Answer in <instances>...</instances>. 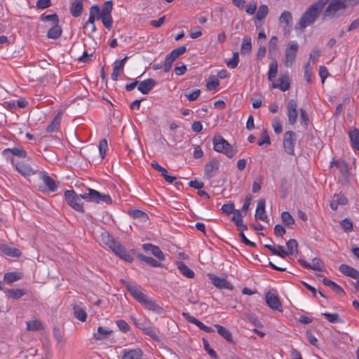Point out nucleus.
I'll return each instance as SVG.
<instances>
[{
    "label": "nucleus",
    "instance_id": "obj_29",
    "mask_svg": "<svg viewBox=\"0 0 359 359\" xmlns=\"http://www.w3.org/2000/svg\"><path fill=\"white\" fill-rule=\"evenodd\" d=\"M215 327L219 334L223 337L228 342L233 343L232 334L227 328L219 325H215Z\"/></svg>",
    "mask_w": 359,
    "mask_h": 359
},
{
    "label": "nucleus",
    "instance_id": "obj_41",
    "mask_svg": "<svg viewBox=\"0 0 359 359\" xmlns=\"http://www.w3.org/2000/svg\"><path fill=\"white\" fill-rule=\"evenodd\" d=\"M239 62V54L238 52H233L232 57L226 61V65L229 68L234 69L236 68Z\"/></svg>",
    "mask_w": 359,
    "mask_h": 359
},
{
    "label": "nucleus",
    "instance_id": "obj_55",
    "mask_svg": "<svg viewBox=\"0 0 359 359\" xmlns=\"http://www.w3.org/2000/svg\"><path fill=\"white\" fill-rule=\"evenodd\" d=\"M100 19L102 20V24L104 26V27L110 30L112 27L113 24V19L111 15H107V16H100Z\"/></svg>",
    "mask_w": 359,
    "mask_h": 359
},
{
    "label": "nucleus",
    "instance_id": "obj_37",
    "mask_svg": "<svg viewBox=\"0 0 359 359\" xmlns=\"http://www.w3.org/2000/svg\"><path fill=\"white\" fill-rule=\"evenodd\" d=\"M42 324L39 320H33L27 322V329L29 331H37L42 330Z\"/></svg>",
    "mask_w": 359,
    "mask_h": 359
},
{
    "label": "nucleus",
    "instance_id": "obj_26",
    "mask_svg": "<svg viewBox=\"0 0 359 359\" xmlns=\"http://www.w3.org/2000/svg\"><path fill=\"white\" fill-rule=\"evenodd\" d=\"M62 29L59 25V23L52 25V27L48 32L47 36L49 39H57L62 35Z\"/></svg>",
    "mask_w": 359,
    "mask_h": 359
},
{
    "label": "nucleus",
    "instance_id": "obj_5",
    "mask_svg": "<svg viewBox=\"0 0 359 359\" xmlns=\"http://www.w3.org/2000/svg\"><path fill=\"white\" fill-rule=\"evenodd\" d=\"M214 149L219 153L225 154L228 158L233 157L236 154V149L222 136H216L212 140Z\"/></svg>",
    "mask_w": 359,
    "mask_h": 359
},
{
    "label": "nucleus",
    "instance_id": "obj_9",
    "mask_svg": "<svg viewBox=\"0 0 359 359\" xmlns=\"http://www.w3.org/2000/svg\"><path fill=\"white\" fill-rule=\"evenodd\" d=\"M296 142V134L293 131H287L285 133L283 142L285 151L289 155H294V145Z\"/></svg>",
    "mask_w": 359,
    "mask_h": 359
},
{
    "label": "nucleus",
    "instance_id": "obj_38",
    "mask_svg": "<svg viewBox=\"0 0 359 359\" xmlns=\"http://www.w3.org/2000/svg\"><path fill=\"white\" fill-rule=\"evenodd\" d=\"M278 72V63L276 60L273 61L269 66L268 72V79L271 81L276 76Z\"/></svg>",
    "mask_w": 359,
    "mask_h": 359
},
{
    "label": "nucleus",
    "instance_id": "obj_59",
    "mask_svg": "<svg viewBox=\"0 0 359 359\" xmlns=\"http://www.w3.org/2000/svg\"><path fill=\"white\" fill-rule=\"evenodd\" d=\"M270 144V137L266 130H264L261 139L258 141V145L261 147L263 146L264 144L269 145Z\"/></svg>",
    "mask_w": 359,
    "mask_h": 359
},
{
    "label": "nucleus",
    "instance_id": "obj_4",
    "mask_svg": "<svg viewBox=\"0 0 359 359\" xmlns=\"http://www.w3.org/2000/svg\"><path fill=\"white\" fill-rule=\"evenodd\" d=\"M102 241L105 245L118 257L126 262L132 263L133 257L126 251L125 248L117 241L110 237L109 233L102 235Z\"/></svg>",
    "mask_w": 359,
    "mask_h": 359
},
{
    "label": "nucleus",
    "instance_id": "obj_18",
    "mask_svg": "<svg viewBox=\"0 0 359 359\" xmlns=\"http://www.w3.org/2000/svg\"><path fill=\"white\" fill-rule=\"evenodd\" d=\"M156 84V81H155L154 79H147L146 80L139 82L137 89L142 94L147 95L153 89V88Z\"/></svg>",
    "mask_w": 359,
    "mask_h": 359
},
{
    "label": "nucleus",
    "instance_id": "obj_28",
    "mask_svg": "<svg viewBox=\"0 0 359 359\" xmlns=\"http://www.w3.org/2000/svg\"><path fill=\"white\" fill-rule=\"evenodd\" d=\"M83 11V0H74L72 4L70 12L74 17H78Z\"/></svg>",
    "mask_w": 359,
    "mask_h": 359
},
{
    "label": "nucleus",
    "instance_id": "obj_25",
    "mask_svg": "<svg viewBox=\"0 0 359 359\" xmlns=\"http://www.w3.org/2000/svg\"><path fill=\"white\" fill-rule=\"evenodd\" d=\"M0 248L3 253L10 257H18L21 255V252L18 248L7 245H2Z\"/></svg>",
    "mask_w": 359,
    "mask_h": 359
},
{
    "label": "nucleus",
    "instance_id": "obj_61",
    "mask_svg": "<svg viewBox=\"0 0 359 359\" xmlns=\"http://www.w3.org/2000/svg\"><path fill=\"white\" fill-rule=\"evenodd\" d=\"M116 325L123 332H127L130 330L128 324L123 320H118L116 321Z\"/></svg>",
    "mask_w": 359,
    "mask_h": 359
},
{
    "label": "nucleus",
    "instance_id": "obj_56",
    "mask_svg": "<svg viewBox=\"0 0 359 359\" xmlns=\"http://www.w3.org/2000/svg\"><path fill=\"white\" fill-rule=\"evenodd\" d=\"M107 147H108V145H107V140L102 139L99 143V150H100V156L102 158H104V156L106 155V151L107 150Z\"/></svg>",
    "mask_w": 359,
    "mask_h": 359
},
{
    "label": "nucleus",
    "instance_id": "obj_19",
    "mask_svg": "<svg viewBox=\"0 0 359 359\" xmlns=\"http://www.w3.org/2000/svg\"><path fill=\"white\" fill-rule=\"evenodd\" d=\"M142 249L145 251H149L151 253L155 256L157 259L161 261L165 260V257L163 252L161 250V249L151 243H144L142 245Z\"/></svg>",
    "mask_w": 359,
    "mask_h": 359
},
{
    "label": "nucleus",
    "instance_id": "obj_58",
    "mask_svg": "<svg viewBox=\"0 0 359 359\" xmlns=\"http://www.w3.org/2000/svg\"><path fill=\"white\" fill-rule=\"evenodd\" d=\"M186 47L185 46H180L179 48H177L174 50H172L170 53V55L174 57V59H177L178 57L182 55L186 52Z\"/></svg>",
    "mask_w": 359,
    "mask_h": 359
},
{
    "label": "nucleus",
    "instance_id": "obj_24",
    "mask_svg": "<svg viewBox=\"0 0 359 359\" xmlns=\"http://www.w3.org/2000/svg\"><path fill=\"white\" fill-rule=\"evenodd\" d=\"M39 176L43 184L48 188L50 191H55L57 189V185L54 180L48 176L46 172H41L39 173Z\"/></svg>",
    "mask_w": 359,
    "mask_h": 359
},
{
    "label": "nucleus",
    "instance_id": "obj_6",
    "mask_svg": "<svg viewBox=\"0 0 359 359\" xmlns=\"http://www.w3.org/2000/svg\"><path fill=\"white\" fill-rule=\"evenodd\" d=\"M346 8L344 0H331L323 13L324 18H332L343 13Z\"/></svg>",
    "mask_w": 359,
    "mask_h": 359
},
{
    "label": "nucleus",
    "instance_id": "obj_42",
    "mask_svg": "<svg viewBox=\"0 0 359 359\" xmlns=\"http://www.w3.org/2000/svg\"><path fill=\"white\" fill-rule=\"evenodd\" d=\"M330 165H331V167H332L334 165H335L336 167H338L341 170V172L343 174H346L348 172V166H347L346 163L344 161L333 160L331 162Z\"/></svg>",
    "mask_w": 359,
    "mask_h": 359
},
{
    "label": "nucleus",
    "instance_id": "obj_11",
    "mask_svg": "<svg viewBox=\"0 0 359 359\" xmlns=\"http://www.w3.org/2000/svg\"><path fill=\"white\" fill-rule=\"evenodd\" d=\"M287 115L288 122L291 125H294L297 119V103L294 100H290L287 104Z\"/></svg>",
    "mask_w": 359,
    "mask_h": 359
},
{
    "label": "nucleus",
    "instance_id": "obj_1",
    "mask_svg": "<svg viewBox=\"0 0 359 359\" xmlns=\"http://www.w3.org/2000/svg\"><path fill=\"white\" fill-rule=\"evenodd\" d=\"M65 198L67 204L74 210L83 212V207L82 199L96 203H105L110 204L112 203L111 198L109 194H102L95 189H88V192L77 195L74 190H67L65 192Z\"/></svg>",
    "mask_w": 359,
    "mask_h": 359
},
{
    "label": "nucleus",
    "instance_id": "obj_64",
    "mask_svg": "<svg viewBox=\"0 0 359 359\" xmlns=\"http://www.w3.org/2000/svg\"><path fill=\"white\" fill-rule=\"evenodd\" d=\"M257 10V3L254 1H250L246 7L245 12L248 15H253Z\"/></svg>",
    "mask_w": 359,
    "mask_h": 359
},
{
    "label": "nucleus",
    "instance_id": "obj_54",
    "mask_svg": "<svg viewBox=\"0 0 359 359\" xmlns=\"http://www.w3.org/2000/svg\"><path fill=\"white\" fill-rule=\"evenodd\" d=\"M219 80L215 77H210L209 78L207 83L206 87L209 90H212L217 88V87L219 86Z\"/></svg>",
    "mask_w": 359,
    "mask_h": 359
},
{
    "label": "nucleus",
    "instance_id": "obj_32",
    "mask_svg": "<svg viewBox=\"0 0 359 359\" xmlns=\"http://www.w3.org/2000/svg\"><path fill=\"white\" fill-rule=\"evenodd\" d=\"M6 295L8 298L12 299H20L25 294V291L22 289H10L5 291Z\"/></svg>",
    "mask_w": 359,
    "mask_h": 359
},
{
    "label": "nucleus",
    "instance_id": "obj_60",
    "mask_svg": "<svg viewBox=\"0 0 359 359\" xmlns=\"http://www.w3.org/2000/svg\"><path fill=\"white\" fill-rule=\"evenodd\" d=\"M340 224L341 228L346 232H349L353 229V223L348 219H343Z\"/></svg>",
    "mask_w": 359,
    "mask_h": 359
},
{
    "label": "nucleus",
    "instance_id": "obj_43",
    "mask_svg": "<svg viewBox=\"0 0 359 359\" xmlns=\"http://www.w3.org/2000/svg\"><path fill=\"white\" fill-rule=\"evenodd\" d=\"M123 67L118 64L117 62H114L113 64V72L111 74V79L114 81H117L121 71H123Z\"/></svg>",
    "mask_w": 359,
    "mask_h": 359
},
{
    "label": "nucleus",
    "instance_id": "obj_30",
    "mask_svg": "<svg viewBox=\"0 0 359 359\" xmlns=\"http://www.w3.org/2000/svg\"><path fill=\"white\" fill-rule=\"evenodd\" d=\"M252 50V39L250 36H245L243 39L241 47V53L246 55L250 53Z\"/></svg>",
    "mask_w": 359,
    "mask_h": 359
},
{
    "label": "nucleus",
    "instance_id": "obj_35",
    "mask_svg": "<svg viewBox=\"0 0 359 359\" xmlns=\"http://www.w3.org/2000/svg\"><path fill=\"white\" fill-rule=\"evenodd\" d=\"M268 13V6L266 5L262 4L259 6L255 18L256 20H262L267 16Z\"/></svg>",
    "mask_w": 359,
    "mask_h": 359
},
{
    "label": "nucleus",
    "instance_id": "obj_20",
    "mask_svg": "<svg viewBox=\"0 0 359 359\" xmlns=\"http://www.w3.org/2000/svg\"><path fill=\"white\" fill-rule=\"evenodd\" d=\"M348 203L347 198L341 193L335 194L330 202V207L332 210H336L338 205H344Z\"/></svg>",
    "mask_w": 359,
    "mask_h": 359
},
{
    "label": "nucleus",
    "instance_id": "obj_14",
    "mask_svg": "<svg viewBox=\"0 0 359 359\" xmlns=\"http://www.w3.org/2000/svg\"><path fill=\"white\" fill-rule=\"evenodd\" d=\"M182 316L189 323L196 325L200 330H201L205 332L210 333L214 331V330L212 327L205 325L202 322H201L200 320L196 319L195 317L191 316L189 313L183 312Z\"/></svg>",
    "mask_w": 359,
    "mask_h": 359
},
{
    "label": "nucleus",
    "instance_id": "obj_15",
    "mask_svg": "<svg viewBox=\"0 0 359 359\" xmlns=\"http://www.w3.org/2000/svg\"><path fill=\"white\" fill-rule=\"evenodd\" d=\"M15 170L24 177H29L36 173V171L30 166V165L24 162L15 163Z\"/></svg>",
    "mask_w": 359,
    "mask_h": 359
},
{
    "label": "nucleus",
    "instance_id": "obj_49",
    "mask_svg": "<svg viewBox=\"0 0 359 359\" xmlns=\"http://www.w3.org/2000/svg\"><path fill=\"white\" fill-rule=\"evenodd\" d=\"M60 126V118L56 116L52 121V122L47 126L46 131L48 133H52L57 130Z\"/></svg>",
    "mask_w": 359,
    "mask_h": 359
},
{
    "label": "nucleus",
    "instance_id": "obj_46",
    "mask_svg": "<svg viewBox=\"0 0 359 359\" xmlns=\"http://www.w3.org/2000/svg\"><path fill=\"white\" fill-rule=\"evenodd\" d=\"M323 315L325 317V318L330 323H336L341 322V319L339 318V314L337 313H330L325 312V313H323Z\"/></svg>",
    "mask_w": 359,
    "mask_h": 359
},
{
    "label": "nucleus",
    "instance_id": "obj_45",
    "mask_svg": "<svg viewBox=\"0 0 359 359\" xmlns=\"http://www.w3.org/2000/svg\"><path fill=\"white\" fill-rule=\"evenodd\" d=\"M112 1H107L104 4V7L102 8L101 11L100 16H107V15H111V13L112 11Z\"/></svg>",
    "mask_w": 359,
    "mask_h": 359
},
{
    "label": "nucleus",
    "instance_id": "obj_53",
    "mask_svg": "<svg viewBox=\"0 0 359 359\" xmlns=\"http://www.w3.org/2000/svg\"><path fill=\"white\" fill-rule=\"evenodd\" d=\"M223 213L229 215L233 213L236 210L234 209V205L231 202H228L224 204L221 208Z\"/></svg>",
    "mask_w": 359,
    "mask_h": 359
},
{
    "label": "nucleus",
    "instance_id": "obj_7",
    "mask_svg": "<svg viewBox=\"0 0 359 359\" xmlns=\"http://www.w3.org/2000/svg\"><path fill=\"white\" fill-rule=\"evenodd\" d=\"M299 49V44L296 41H290L285 50V67H290L295 61L297 53Z\"/></svg>",
    "mask_w": 359,
    "mask_h": 359
},
{
    "label": "nucleus",
    "instance_id": "obj_17",
    "mask_svg": "<svg viewBox=\"0 0 359 359\" xmlns=\"http://www.w3.org/2000/svg\"><path fill=\"white\" fill-rule=\"evenodd\" d=\"M256 219L268 222L269 219L265 211V200L260 199L257 202V208L255 215Z\"/></svg>",
    "mask_w": 359,
    "mask_h": 359
},
{
    "label": "nucleus",
    "instance_id": "obj_13",
    "mask_svg": "<svg viewBox=\"0 0 359 359\" xmlns=\"http://www.w3.org/2000/svg\"><path fill=\"white\" fill-rule=\"evenodd\" d=\"M208 277L210 278V280H211V283L217 287L218 288H225V289H229V290H231L232 289V285L231 284L228 282L226 280V279H225L224 278H221V277H219L217 276H215L214 274H212V273H209L208 275Z\"/></svg>",
    "mask_w": 359,
    "mask_h": 359
},
{
    "label": "nucleus",
    "instance_id": "obj_23",
    "mask_svg": "<svg viewBox=\"0 0 359 359\" xmlns=\"http://www.w3.org/2000/svg\"><path fill=\"white\" fill-rule=\"evenodd\" d=\"M112 333V330L109 328L99 326L97 330L94 333L93 337L96 340L101 341L108 339Z\"/></svg>",
    "mask_w": 359,
    "mask_h": 359
},
{
    "label": "nucleus",
    "instance_id": "obj_57",
    "mask_svg": "<svg viewBox=\"0 0 359 359\" xmlns=\"http://www.w3.org/2000/svg\"><path fill=\"white\" fill-rule=\"evenodd\" d=\"M287 252H291V255L294 254L295 251L297 250V243L294 239H290L286 243Z\"/></svg>",
    "mask_w": 359,
    "mask_h": 359
},
{
    "label": "nucleus",
    "instance_id": "obj_63",
    "mask_svg": "<svg viewBox=\"0 0 359 359\" xmlns=\"http://www.w3.org/2000/svg\"><path fill=\"white\" fill-rule=\"evenodd\" d=\"M143 331V332L151 337V338L153 339H156L157 338V335H156V332L153 330V328L150 326H144L143 329L142 330Z\"/></svg>",
    "mask_w": 359,
    "mask_h": 359
},
{
    "label": "nucleus",
    "instance_id": "obj_12",
    "mask_svg": "<svg viewBox=\"0 0 359 359\" xmlns=\"http://www.w3.org/2000/svg\"><path fill=\"white\" fill-rule=\"evenodd\" d=\"M265 300L267 306L273 310L281 311V303L276 294L269 292L265 295Z\"/></svg>",
    "mask_w": 359,
    "mask_h": 359
},
{
    "label": "nucleus",
    "instance_id": "obj_34",
    "mask_svg": "<svg viewBox=\"0 0 359 359\" xmlns=\"http://www.w3.org/2000/svg\"><path fill=\"white\" fill-rule=\"evenodd\" d=\"M279 21L280 24H285L287 27H291L292 25V17L290 12H283L279 18Z\"/></svg>",
    "mask_w": 359,
    "mask_h": 359
},
{
    "label": "nucleus",
    "instance_id": "obj_36",
    "mask_svg": "<svg viewBox=\"0 0 359 359\" xmlns=\"http://www.w3.org/2000/svg\"><path fill=\"white\" fill-rule=\"evenodd\" d=\"M281 219L285 225L289 228H292V225L294 224V219L289 212H283L281 214Z\"/></svg>",
    "mask_w": 359,
    "mask_h": 359
},
{
    "label": "nucleus",
    "instance_id": "obj_31",
    "mask_svg": "<svg viewBox=\"0 0 359 359\" xmlns=\"http://www.w3.org/2000/svg\"><path fill=\"white\" fill-rule=\"evenodd\" d=\"M137 257L140 261L144 262L146 264H147L148 265H150L153 267H161L162 266V264L159 262L154 259L151 257H147V256L140 254V255H138Z\"/></svg>",
    "mask_w": 359,
    "mask_h": 359
},
{
    "label": "nucleus",
    "instance_id": "obj_48",
    "mask_svg": "<svg viewBox=\"0 0 359 359\" xmlns=\"http://www.w3.org/2000/svg\"><path fill=\"white\" fill-rule=\"evenodd\" d=\"M278 39L276 36H272L269 42V54H272L276 53L278 48Z\"/></svg>",
    "mask_w": 359,
    "mask_h": 359
},
{
    "label": "nucleus",
    "instance_id": "obj_39",
    "mask_svg": "<svg viewBox=\"0 0 359 359\" xmlns=\"http://www.w3.org/2000/svg\"><path fill=\"white\" fill-rule=\"evenodd\" d=\"M130 215L133 218L140 219L142 222H147L149 219L148 215L140 210H133Z\"/></svg>",
    "mask_w": 359,
    "mask_h": 359
},
{
    "label": "nucleus",
    "instance_id": "obj_2",
    "mask_svg": "<svg viewBox=\"0 0 359 359\" xmlns=\"http://www.w3.org/2000/svg\"><path fill=\"white\" fill-rule=\"evenodd\" d=\"M127 290L134 299H135L145 309L157 313H161L163 311V308L158 306L154 301L149 298L136 286L132 285L128 283H126Z\"/></svg>",
    "mask_w": 359,
    "mask_h": 359
},
{
    "label": "nucleus",
    "instance_id": "obj_47",
    "mask_svg": "<svg viewBox=\"0 0 359 359\" xmlns=\"http://www.w3.org/2000/svg\"><path fill=\"white\" fill-rule=\"evenodd\" d=\"M320 50L318 48H313L311 50V52L310 53V55H309V63L310 62H312L313 64L316 63L319 57H320Z\"/></svg>",
    "mask_w": 359,
    "mask_h": 359
},
{
    "label": "nucleus",
    "instance_id": "obj_8",
    "mask_svg": "<svg viewBox=\"0 0 359 359\" xmlns=\"http://www.w3.org/2000/svg\"><path fill=\"white\" fill-rule=\"evenodd\" d=\"M2 155L6 158L7 161H9L12 165H15V161L13 156H15L19 158H26L27 152L22 147H16L5 149L2 151Z\"/></svg>",
    "mask_w": 359,
    "mask_h": 359
},
{
    "label": "nucleus",
    "instance_id": "obj_51",
    "mask_svg": "<svg viewBox=\"0 0 359 359\" xmlns=\"http://www.w3.org/2000/svg\"><path fill=\"white\" fill-rule=\"evenodd\" d=\"M20 278L18 273L15 272H9L4 274V280L8 283H13Z\"/></svg>",
    "mask_w": 359,
    "mask_h": 359
},
{
    "label": "nucleus",
    "instance_id": "obj_52",
    "mask_svg": "<svg viewBox=\"0 0 359 359\" xmlns=\"http://www.w3.org/2000/svg\"><path fill=\"white\" fill-rule=\"evenodd\" d=\"M74 315L78 320L82 322L86 321L87 318L86 311L81 308H74Z\"/></svg>",
    "mask_w": 359,
    "mask_h": 359
},
{
    "label": "nucleus",
    "instance_id": "obj_22",
    "mask_svg": "<svg viewBox=\"0 0 359 359\" xmlns=\"http://www.w3.org/2000/svg\"><path fill=\"white\" fill-rule=\"evenodd\" d=\"M341 273L343 274L351 277L354 279L359 280V271L353 267L347 264H341L339 267Z\"/></svg>",
    "mask_w": 359,
    "mask_h": 359
},
{
    "label": "nucleus",
    "instance_id": "obj_16",
    "mask_svg": "<svg viewBox=\"0 0 359 359\" xmlns=\"http://www.w3.org/2000/svg\"><path fill=\"white\" fill-rule=\"evenodd\" d=\"M272 87L273 88H279L282 91L287 90L290 87V80L288 75L280 74L277 83H272Z\"/></svg>",
    "mask_w": 359,
    "mask_h": 359
},
{
    "label": "nucleus",
    "instance_id": "obj_50",
    "mask_svg": "<svg viewBox=\"0 0 359 359\" xmlns=\"http://www.w3.org/2000/svg\"><path fill=\"white\" fill-rule=\"evenodd\" d=\"M175 60V59H174V57L170 55V53L166 55L163 66L165 72H168L171 69L172 63L174 62Z\"/></svg>",
    "mask_w": 359,
    "mask_h": 359
},
{
    "label": "nucleus",
    "instance_id": "obj_27",
    "mask_svg": "<svg viewBox=\"0 0 359 359\" xmlns=\"http://www.w3.org/2000/svg\"><path fill=\"white\" fill-rule=\"evenodd\" d=\"M348 136L353 149L359 151V130L357 128L353 129L349 131Z\"/></svg>",
    "mask_w": 359,
    "mask_h": 359
},
{
    "label": "nucleus",
    "instance_id": "obj_62",
    "mask_svg": "<svg viewBox=\"0 0 359 359\" xmlns=\"http://www.w3.org/2000/svg\"><path fill=\"white\" fill-rule=\"evenodd\" d=\"M233 215L231 218V220L234 222L236 225H238V223L243 222V216L240 210H236L233 212Z\"/></svg>",
    "mask_w": 359,
    "mask_h": 359
},
{
    "label": "nucleus",
    "instance_id": "obj_21",
    "mask_svg": "<svg viewBox=\"0 0 359 359\" xmlns=\"http://www.w3.org/2000/svg\"><path fill=\"white\" fill-rule=\"evenodd\" d=\"M122 359H142L143 352L140 348L123 350Z\"/></svg>",
    "mask_w": 359,
    "mask_h": 359
},
{
    "label": "nucleus",
    "instance_id": "obj_3",
    "mask_svg": "<svg viewBox=\"0 0 359 359\" xmlns=\"http://www.w3.org/2000/svg\"><path fill=\"white\" fill-rule=\"evenodd\" d=\"M327 2L328 0H318L306 9L298 22L300 28L304 29L312 25Z\"/></svg>",
    "mask_w": 359,
    "mask_h": 359
},
{
    "label": "nucleus",
    "instance_id": "obj_40",
    "mask_svg": "<svg viewBox=\"0 0 359 359\" xmlns=\"http://www.w3.org/2000/svg\"><path fill=\"white\" fill-rule=\"evenodd\" d=\"M41 20L43 22H50L52 25L59 23V18L57 14L45 15H41Z\"/></svg>",
    "mask_w": 359,
    "mask_h": 359
},
{
    "label": "nucleus",
    "instance_id": "obj_33",
    "mask_svg": "<svg viewBox=\"0 0 359 359\" xmlns=\"http://www.w3.org/2000/svg\"><path fill=\"white\" fill-rule=\"evenodd\" d=\"M178 269L180 273L188 278H193L195 276L194 272L189 269L185 264L181 262L178 264Z\"/></svg>",
    "mask_w": 359,
    "mask_h": 359
},
{
    "label": "nucleus",
    "instance_id": "obj_44",
    "mask_svg": "<svg viewBox=\"0 0 359 359\" xmlns=\"http://www.w3.org/2000/svg\"><path fill=\"white\" fill-rule=\"evenodd\" d=\"M309 269H312L313 271H323V264L320 259L314 258L311 263H310L309 266Z\"/></svg>",
    "mask_w": 359,
    "mask_h": 359
},
{
    "label": "nucleus",
    "instance_id": "obj_10",
    "mask_svg": "<svg viewBox=\"0 0 359 359\" xmlns=\"http://www.w3.org/2000/svg\"><path fill=\"white\" fill-rule=\"evenodd\" d=\"M219 161L215 158L211 159L205 165L204 177L208 180H210L215 175L219 170Z\"/></svg>",
    "mask_w": 359,
    "mask_h": 359
}]
</instances>
